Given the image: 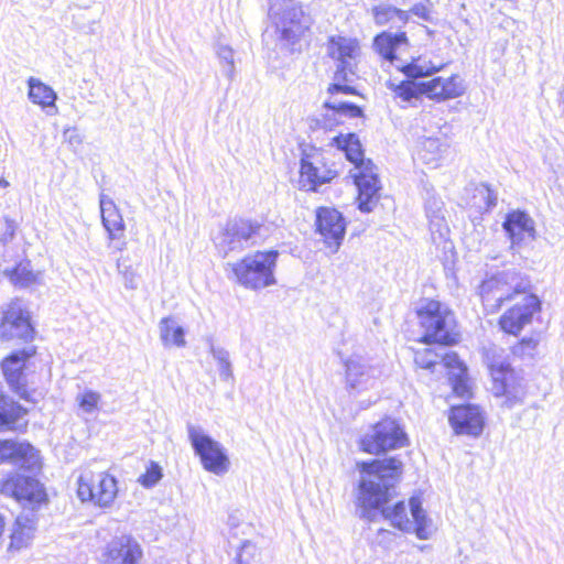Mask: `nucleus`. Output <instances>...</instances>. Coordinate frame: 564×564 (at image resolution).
Here are the masks:
<instances>
[{
  "mask_svg": "<svg viewBox=\"0 0 564 564\" xmlns=\"http://www.w3.org/2000/svg\"><path fill=\"white\" fill-rule=\"evenodd\" d=\"M360 471L356 505L359 517L375 521L377 511L400 531L412 533L421 540H427L433 533L432 520L427 518L419 497L409 500L412 519L403 501L392 507L386 506L392 497L395 484L402 473V463L395 457L373 459L357 464Z\"/></svg>",
  "mask_w": 564,
  "mask_h": 564,
  "instance_id": "f257e3e1",
  "label": "nucleus"
},
{
  "mask_svg": "<svg viewBox=\"0 0 564 564\" xmlns=\"http://www.w3.org/2000/svg\"><path fill=\"white\" fill-rule=\"evenodd\" d=\"M529 289L530 281L518 272L503 271L485 280L479 286V293L484 305L491 312L500 308L503 302L520 297L499 321L502 330L517 335L541 308L539 297L528 293Z\"/></svg>",
  "mask_w": 564,
  "mask_h": 564,
  "instance_id": "f03ea898",
  "label": "nucleus"
},
{
  "mask_svg": "<svg viewBox=\"0 0 564 564\" xmlns=\"http://www.w3.org/2000/svg\"><path fill=\"white\" fill-rule=\"evenodd\" d=\"M372 47L382 62L402 72L408 78H420L432 75L442 66H434L421 57L408 62L402 57L409 51L410 43L405 32L392 33L383 31L375 36Z\"/></svg>",
  "mask_w": 564,
  "mask_h": 564,
  "instance_id": "7ed1b4c3",
  "label": "nucleus"
},
{
  "mask_svg": "<svg viewBox=\"0 0 564 564\" xmlns=\"http://www.w3.org/2000/svg\"><path fill=\"white\" fill-rule=\"evenodd\" d=\"M486 362L492 379L491 392L497 398H505L501 405L511 409L524 401L527 388L523 378L511 368L505 350L490 347L486 351Z\"/></svg>",
  "mask_w": 564,
  "mask_h": 564,
  "instance_id": "20e7f679",
  "label": "nucleus"
},
{
  "mask_svg": "<svg viewBox=\"0 0 564 564\" xmlns=\"http://www.w3.org/2000/svg\"><path fill=\"white\" fill-rule=\"evenodd\" d=\"M269 18L279 34L280 44L291 53L300 51V42L312 24L303 7L292 0H270Z\"/></svg>",
  "mask_w": 564,
  "mask_h": 564,
  "instance_id": "39448f33",
  "label": "nucleus"
},
{
  "mask_svg": "<svg viewBox=\"0 0 564 564\" xmlns=\"http://www.w3.org/2000/svg\"><path fill=\"white\" fill-rule=\"evenodd\" d=\"M278 256L275 250L257 251L227 265L237 283L249 290H260L276 283L274 269Z\"/></svg>",
  "mask_w": 564,
  "mask_h": 564,
  "instance_id": "423d86ee",
  "label": "nucleus"
},
{
  "mask_svg": "<svg viewBox=\"0 0 564 564\" xmlns=\"http://www.w3.org/2000/svg\"><path fill=\"white\" fill-rule=\"evenodd\" d=\"M421 328L422 341L441 345H453L457 340L456 322L452 311L438 301H425L416 310Z\"/></svg>",
  "mask_w": 564,
  "mask_h": 564,
  "instance_id": "0eeeda50",
  "label": "nucleus"
},
{
  "mask_svg": "<svg viewBox=\"0 0 564 564\" xmlns=\"http://www.w3.org/2000/svg\"><path fill=\"white\" fill-rule=\"evenodd\" d=\"M414 362L417 367L432 371H435L436 367L447 369L453 392L460 398L470 397L467 368L456 352H437L432 348H425L415 352Z\"/></svg>",
  "mask_w": 564,
  "mask_h": 564,
  "instance_id": "6e6552de",
  "label": "nucleus"
},
{
  "mask_svg": "<svg viewBox=\"0 0 564 564\" xmlns=\"http://www.w3.org/2000/svg\"><path fill=\"white\" fill-rule=\"evenodd\" d=\"M187 433L195 454L199 456L206 470L215 475H223L228 471L229 458L220 443L193 424L187 425Z\"/></svg>",
  "mask_w": 564,
  "mask_h": 564,
  "instance_id": "1a4fd4ad",
  "label": "nucleus"
},
{
  "mask_svg": "<svg viewBox=\"0 0 564 564\" xmlns=\"http://www.w3.org/2000/svg\"><path fill=\"white\" fill-rule=\"evenodd\" d=\"M406 435L393 419H384L375 424L360 441L361 449L369 454H380L404 446Z\"/></svg>",
  "mask_w": 564,
  "mask_h": 564,
  "instance_id": "9d476101",
  "label": "nucleus"
},
{
  "mask_svg": "<svg viewBox=\"0 0 564 564\" xmlns=\"http://www.w3.org/2000/svg\"><path fill=\"white\" fill-rule=\"evenodd\" d=\"M0 494L13 497L31 511L46 501V492L40 481L19 474L0 479Z\"/></svg>",
  "mask_w": 564,
  "mask_h": 564,
  "instance_id": "9b49d317",
  "label": "nucleus"
},
{
  "mask_svg": "<svg viewBox=\"0 0 564 564\" xmlns=\"http://www.w3.org/2000/svg\"><path fill=\"white\" fill-rule=\"evenodd\" d=\"M118 494L117 480L107 473L85 474L78 479L77 496L99 507H109Z\"/></svg>",
  "mask_w": 564,
  "mask_h": 564,
  "instance_id": "f8f14e48",
  "label": "nucleus"
},
{
  "mask_svg": "<svg viewBox=\"0 0 564 564\" xmlns=\"http://www.w3.org/2000/svg\"><path fill=\"white\" fill-rule=\"evenodd\" d=\"M260 225L246 219L229 220L217 238V247L224 257L230 252H240L250 246V240L258 235Z\"/></svg>",
  "mask_w": 564,
  "mask_h": 564,
  "instance_id": "ddd939ff",
  "label": "nucleus"
},
{
  "mask_svg": "<svg viewBox=\"0 0 564 564\" xmlns=\"http://www.w3.org/2000/svg\"><path fill=\"white\" fill-rule=\"evenodd\" d=\"M337 176V171L327 165L317 150L304 152L301 159L300 184L306 191H316Z\"/></svg>",
  "mask_w": 564,
  "mask_h": 564,
  "instance_id": "4468645a",
  "label": "nucleus"
},
{
  "mask_svg": "<svg viewBox=\"0 0 564 564\" xmlns=\"http://www.w3.org/2000/svg\"><path fill=\"white\" fill-rule=\"evenodd\" d=\"M316 229L332 253L338 251L346 234L347 223L335 208L319 207L316 210Z\"/></svg>",
  "mask_w": 564,
  "mask_h": 564,
  "instance_id": "2eb2a0df",
  "label": "nucleus"
},
{
  "mask_svg": "<svg viewBox=\"0 0 564 564\" xmlns=\"http://www.w3.org/2000/svg\"><path fill=\"white\" fill-rule=\"evenodd\" d=\"M33 327L30 316L19 302H12L3 312L0 324V338L2 340L20 339L28 341L33 338Z\"/></svg>",
  "mask_w": 564,
  "mask_h": 564,
  "instance_id": "dca6fc26",
  "label": "nucleus"
},
{
  "mask_svg": "<svg viewBox=\"0 0 564 564\" xmlns=\"http://www.w3.org/2000/svg\"><path fill=\"white\" fill-rule=\"evenodd\" d=\"M346 384L349 391L360 394L378 389L379 371L358 356L350 357L346 362Z\"/></svg>",
  "mask_w": 564,
  "mask_h": 564,
  "instance_id": "f3484780",
  "label": "nucleus"
},
{
  "mask_svg": "<svg viewBox=\"0 0 564 564\" xmlns=\"http://www.w3.org/2000/svg\"><path fill=\"white\" fill-rule=\"evenodd\" d=\"M360 53L359 43L355 39L338 36L329 41V54L338 62L335 80L348 82V74L354 75L356 59Z\"/></svg>",
  "mask_w": 564,
  "mask_h": 564,
  "instance_id": "a211bd4d",
  "label": "nucleus"
},
{
  "mask_svg": "<svg viewBox=\"0 0 564 564\" xmlns=\"http://www.w3.org/2000/svg\"><path fill=\"white\" fill-rule=\"evenodd\" d=\"M35 354V349L23 348L13 351L2 361V371L8 384L21 399L30 401V394L25 388V377L23 370L26 360Z\"/></svg>",
  "mask_w": 564,
  "mask_h": 564,
  "instance_id": "6ab92c4d",
  "label": "nucleus"
},
{
  "mask_svg": "<svg viewBox=\"0 0 564 564\" xmlns=\"http://www.w3.org/2000/svg\"><path fill=\"white\" fill-rule=\"evenodd\" d=\"M362 110L355 104L341 100H326L323 105V112L311 119L312 128L332 130L343 122V117L358 118Z\"/></svg>",
  "mask_w": 564,
  "mask_h": 564,
  "instance_id": "aec40b11",
  "label": "nucleus"
},
{
  "mask_svg": "<svg viewBox=\"0 0 564 564\" xmlns=\"http://www.w3.org/2000/svg\"><path fill=\"white\" fill-rule=\"evenodd\" d=\"M355 184L358 188V207L364 213H369L373 209L378 202V192L380 189L379 180L373 173V164L370 160L367 164L356 170L351 174Z\"/></svg>",
  "mask_w": 564,
  "mask_h": 564,
  "instance_id": "412c9836",
  "label": "nucleus"
},
{
  "mask_svg": "<svg viewBox=\"0 0 564 564\" xmlns=\"http://www.w3.org/2000/svg\"><path fill=\"white\" fill-rule=\"evenodd\" d=\"M6 462L30 471L41 468L39 452L26 443L0 441V464Z\"/></svg>",
  "mask_w": 564,
  "mask_h": 564,
  "instance_id": "4be33fe9",
  "label": "nucleus"
},
{
  "mask_svg": "<svg viewBox=\"0 0 564 564\" xmlns=\"http://www.w3.org/2000/svg\"><path fill=\"white\" fill-rule=\"evenodd\" d=\"M449 423L456 434L478 436L482 432L484 416L476 405H457L452 408Z\"/></svg>",
  "mask_w": 564,
  "mask_h": 564,
  "instance_id": "5701e85b",
  "label": "nucleus"
},
{
  "mask_svg": "<svg viewBox=\"0 0 564 564\" xmlns=\"http://www.w3.org/2000/svg\"><path fill=\"white\" fill-rule=\"evenodd\" d=\"M505 231L511 240V248H516L525 239H535V227L532 217L522 210H512L506 215L502 224Z\"/></svg>",
  "mask_w": 564,
  "mask_h": 564,
  "instance_id": "b1692460",
  "label": "nucleus"
},
{
  "mask_svg": "<svg viewBox=\"0 0 564 564\" xmlns=\"http://www.w3.org/2000/svg\"><path fill=\"white\" fill-rule=\"evenodd\" d=\"M141 556L139 543L130 536L122 535L109 543L105 564H137Z\"/></svg>",
  "mask_w": 564,
  "mask_h": 564,
  "instance_id": "393cba45",
  "label": "nucleus"
},
{
  "mask_svg": "<svg viewBox=\"0 0 564 564\" xmlns=\"http://www.w3.org/2000/svg\"><path fill=\"white\" fill-rule=\"evenodd\" d=\"M462 79L457 75L448 78L436 77L421 83V91L432 99H452L464 94Z\"/></svg>",
  "mask_w": 564,
  "mask_h": 564,
  "instance_id": "a878e982",
  "label": "nucleus"
},
{
  "mask_svg": "<svg viewBox=\"0 0 564 564\" xmlns=\"http://www.w3.org/2000/svg\"><path fill=\"white\" fill-rule=\"evenodd\" d=\"M99 207L101 223L108 232L110 240H119L124 237L126 225L117 205L112 198L105 194L100 195Z\"/></svg>",
  "mask_w": 564,
  "mask_h": 564,
  "instance_id": "bb28decb",
  "label": "nucleus"
},
{
  "mask_svg": "<svg viewBox=\"0 0 564 564\" xmlns=\"http://www.w3.org/2000/svg\"><path fill=\"white\" fill-rule=\"evenodd\" d=\"M36 529V520L33 512L20 514L13 525L10 547L20 550L29 544Z\"/></svg>",
  "mask_w": 564,
  "mask_h": 564,
  "instance_id": "cd10ccee",
  "label": "nucleus"
},
{
  "mask_svg": "<svg viewBox=\"0 0 564 564\" xmlns=\"http://www.w3.org/2000/svg\"><path fill=\"white\" fill-rule=\"evenodd\" d=\"M337 149L345 153L346 159L355 165V170L361 169L367 164L364 160L361 143L356 134L348 133L334 138Z\"/></svg>",
  "mask_w": 564,
  "mask_h": 564,
  "instance_id": "c85d7f7f",
  "label": "nucleus"
},
{
  "mask_svg": "<svg viewBox=\"0 0 564 564\" xmlns=\"http://www.w3.org/2000/svg\"><path fill=\"white\" fill-rule=\"evenodd\" d=\"M373 20L377 25L391 24L400 28L409 21V12L390 4H380L372 8Z\"/></svg>",
  "mask_w": 564,
  "mask_h": 564,
  "instance_id": "c756f323",
  "label": "nucleus"
},
{
  "mask_svg": "<svg viewBox=\"0 0 564 564\" xmlns=\"http://www.w3.org/2000/svg\"><path fill=\"white\" fill-rule=\"evenodd\" d=\"M160 338L165 347L176 346L184 347L186 340L184 338L185 330L174 317H163L159 323Z\"/></svg>",
  "mask_w": 564,
  "mask_h": 564,
  "instance_id": "7c9ffc66",
  "label": "nucleus"
},
{
  "mask_svg": "<svg viewBox=\"0 0 564 564\" xmlns=\"http://www.w3.org/2000/svg\"><path fill=\"white\" fill-rule=\"evenodd\" d=\"M26 412V409L6 397L2 391H0V431L13 430L17 422L23 417Z\"/></svg>",
  "mask_w": 564,
  "mask_h": 564,
  "instance_id": "2f4dec72",
  "label": "nucleus"
},
{
  "mask_svg": "<svg viewBox=\"0 0 564 564\" xmlns=\"http://www.w3.org/2000/svg\"><path fill=\"white\" fill-rule=\"evenodd\" d=\"M28 86V96L33 104L43 108L56 109L55 101L57 99V95L50 86L34 77L29 78Z\"/></svg>",
  "mask_w": 564,
  "mask_h": 564,
  "instance_id": "473e14b6",
  "label": "nucleus"
},
{
  "mask_svg": "<svg viewBox=\"0 0 564 564\" xmlns=\"http://www.w3.org/2000/svg\"><path fill=\"white\" fill-rule=\"evenodd\" d=\"M4 275L18 288H29L40 283L41 272H35L29 261L20 262L11 270H4Z\"/></svg>",
  "mask_w": 564,
  "mask_h": 564,
  "instance_id": "72a5a7b5",
  "label": "nucleus"
},
{
  "mask_svg": "<svg viewBox=\"0 0 564 564\" xmlns=\"http://www.w3.org/2000/svg\"><path fill=\"white\" fill-rule=\"evenodd\" d=\"M449 144L446 139L425 138L417 152L419 159L426 164L437 165V162L447 151Z\"/></svg>",
  "mask_w": 564,
  "mask_h": 564,
  "instance_id": "f704fd0d",
  "label": "nucleus"
},
{
  "mask_svg": "<svg viewBox=\"0 0 564 564\" xmlns=\"http://www.w3.org/2000/svg\"><path fill=\"white\" fill-rule=\"evenodd\" d=\"M443 203L436 198H430L426 202L425 210L430 221L431 231L438 232L440 236H444L447 231V225L442 209Z\"/></svg>",
  "mask_w": 564,
  "mask_h": 564,
  "instance_id": "c9c22d12",
  "label": "nucleus"
},
{
  "mask_svg": "<svg viewBox=\"0 0 564 564\" xmlns=\"http://www.w3.org/2000/svg\"><path fill=\"white\" fill-rule=\"evenodd\" d=\"M387 86L393 91L397 98H400L404 102H412V100H416L423 95V91H421V83L417 84L412 80H403L400 84L389 80Z\"/></svg>",
  "mask_w": 564,
  "mask_h": 564,
  "instance_id": "e433bc0d",
  "label": "nucleus"
},
{
  "mask_svg": "<svg viewBox=\"0 0 564 564\" xmlns=\"http://www.w3.org/2000/svg\"><path fill=\"white\" fill-rule=\"evenodd\" d=\"M214 359L218 362L219 376L223 380L227 381L232 379L231 362L229 360V352L219 347L212 346L210 348Z\"/></svg>",
  "mask_w": 564,
  "mask_h": 564,
  "instance_id": "4c0bfd02",
  "label": "nucleus"
},
{
  "mask_svg": "<svg viewBox=\"0 0 564 564\" xmlns=\"http://www.w3.org/2000/svg\"><path fill=\"white\" fill-rule=\"evenodd\" d=\"M100 400V393L93 390H86L76 397V401L79 408L85 413H93L95 410H97Z\"/></svg>",
  "mask_w": 564,
  "mask_h": 564,
  "instance_id": "58836bf2",
  "label": "nucleus"
},
{
  "mask_svg": "<svg viewBox=\"0 0 564 564\" xmlns=\"http://www.w3.org/2000/svg\"><path fill=\"white\" fill-rule=\"evenodd\" d=\"M162 468L159 464L154 462H150L149 467L147 468V471L141 475L138 479V481L145 488H151L155 486L162 478Z\"/></svg>",
  "mask_w": 564,
  "mask_h": 564,
  "instance_id": "ea45409f",
  "label": "nucleus"
},
{
  "mask_svg": "<svg viewBox=\"0 0 564 564\" xmlns=\"http://www.w3.org/2000/svg\"><path fill=\"white\" fill-rule=\"evenodd\" d=\"M217 56L224 63V74L232 79L235 73V63H234V51L226 45H219L217 48Z\"/></svg>",
  "mask_w": 564,
  "mask_h": 564,
  "instance_id": "a19ab883",
  "label": "nucleus"
},
{
  "mask_svg": "<svg viewBox=\"0 0 564 564\" xmlns=\"http://www.w3.org/2000/svg\"><path fill=\"white\" fill-rule=\"evenodd\" d=\"M117 268L122 275L124 286L130 290H135L138 288V278L132 267L127 264L124 260L118 259Z\"/></svg>",
  "mask_w": 564,
  "mask_h": 564,
  "instance_id": "79ce46f5",
  "label": "nucleus"
},
{
  "mask_svg": "<svg viewBox=\"0 0 564 564\" xmlns=\"http://www.w3.org/2000/svg\"><path fill=\"white\" fill-rule=\"evenodd\" d=\"M257 547L250 541H245L236 555L235 564H250V560L254 556Z\"/></svg>",
  "mask_w": 564,
  "mask_h": 564,
  "instance_id": "37998d69",
  "label": "nucleus"
},
{
  "mask_svg": "<svg viewBox=\"0 0 564 564\" xmlns=\"http://www.w3.org/2000/svg\"><path fill=\"white\" fill-rule=\"evenodd\" d=\"M478 194L485 199V206L490 209L497 205V195L490 189L488 185L481 184L476 189Z\"/></svg>",
  "mask_w": 564,
  "mask_h": 564,
  "instance_id": "c03bdc74",
  "label": "nucleus"
},
{
  "mask_svg": "<svg viewBox=\"0 0 564 564\" xmlns=\"http://www.w3.org/2000/svg\"><path fill=\"white\" fill-rule=\"evenodd\" d=\"M408 12L409 14L412 13L424 21H432L431 10L423 3L414 4Z\"/></svg>",
  "mask_w": 564,
  "mask_h": 564,
  "instance_id": "a18cd8bd",
  "label": "nucleus"
},
{
  "mask_svg": "<svg viewBox=\"0 0 564 564\" xmlns=\"http://www.w3.org/2000/svg\"><path fill=\"white\" fill-rule=\"evenodd\" d=\"M339 82L340 80H337V83H334L328 87V93L332 96H334L335 94H339V93H343V94H354L355 93V89L351 86L341 85Z\"/></svg>",
  "mask_w": 564,
  "mask_h": 564,
  "instance_id": "49530a36",
  "label": "nucleus"
},
{
  "mask_svg": "<svg viewBox=\"0 0 564 564\" xmlns=\"http://www.w3.org/2000/svg\"><path fill=\"white\" fill-rule=\"evenodd\" d=\"M536 340H534L533 338H524L522 339L519 349L521 350V352H524L525 348L533 350L536 347Z\"/></svg>",
  "mask_w": 564,
  "mask_h": 564,
  "instance_id": "de8ad7c7",
  "label": "nucleus"
},
{
  "mask_svg": "<svg viewBox=\"0 0 564 564\" xmlns=\"http://www.w3.org/2000/svg\"><path fill=\"white\" fill-rule=\"evenodd\" d=\"M116 241H117V243L115 247L117 250L122 251L127 248V241L123 238L116 240Z\"/></svg>",
  "mask_w": 564,
  "mask_h": 564,
  "instance_id": "09e8293b",
  "label": "nucleus"
},
{
  "mask_svg": "<svg viewBox=\"0 0 564 564\" xmlns=\"http://www.w3.org/2000/svg\"><path fill=\"white\" fill-rule=\"evenodd\" d=\"M9 185L10 183L7 180L0 178V187L7 188Z\"/></svg>",
  "mask_w": 564,
  "mask_h": 564,
  "instance_id": "8fccbe9b",
  "label": "nucleus"
}]
</instances>
